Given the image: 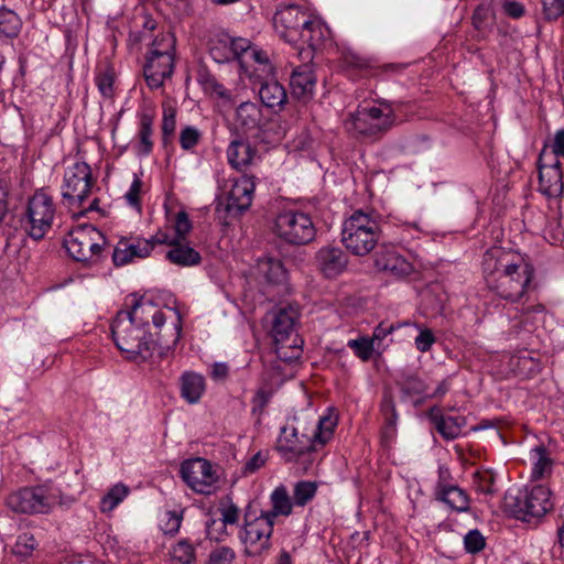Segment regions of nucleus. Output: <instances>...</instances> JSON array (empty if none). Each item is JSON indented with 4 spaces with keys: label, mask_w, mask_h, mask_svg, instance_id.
<instances>
[{
    "label": "nucleus",
    "mask_w": 564,
    "mask_h": 564,
    "mask_svg": "<svg viewBox=\"0 0 564 564\" xmlns=\"http://www.w3.org/2000/svg\"><path fill=\"white\" fill-rule=\"evenodd\" d=\"M174 564H193L196 561L195 546L188 539H181L170 551Z\"/></svg>",
    "instance_id": "obj_38"
},
{
    "label": "nucleus",
    "mask_w": 564,
    "mask_h": 564,
    "mask_svg": "<svg viewBox=\"0 0 564 564\" xmlns=\"http://www.w3.org/2000/svg\"><path fill=\"white\" fill-rule=\"evenodd\" d=\"M453 485H455V484L452 481L451 470L446 466L441 465L438 467V477H437V481H436V485L434 488V495L440 492L442 490V488L451 487Z\"/></svg>",
    "instance_id": "obj_62"
},
{
    "label": "nucleus",
    "mask_w": 564,
    "mask_h": 564,
    "mask_svg": "<svg viewBox=\"0 0 564 564\" xmlns=\"http://www.w3.org/2000/svg\"><path fill=\"white\" fill-rule=\"evenodd\" d=\"M180 473L187 486L198 494L209 495L217 481L210 463L200 457L183 462Z\"/></svg>",
    "instance_id": "obj_16"
},
{
    "label": "nucleus",
    "mask_w": 564,
    "mask_h": 564,
    "mask_svg": "<svg viewBox=\"0 0 564 564\" xmlns=\"http://www.w3.org/2000/svg\"><path fill=\"white\" fill-rule=\"evenodd\" d=\"M381 235L379 216L362 209L355 210L341 228V242L355 256H366L377 246Z\"/></svg>",
    "instance_id": "obj_3"
},
{
    "label": "nucleus",
    "mask_w": 564,
    "mask_h": 564,
    "mask_svg": "<svg viewBox=\"0 0 564 564\" xmlns=\"http://www.w3.org/2000/svg\"><path fill=\"white\" fill-rule=\"evenodd\" d=\"M297 48V56L302 62V65H311L316 52L314 43H310L307 46H300Z\"/></svg>",
    "instance_id": "obj_64"
},
{
    "label": "nucleus",
    "mask_w": 564,
    "mask_h": 564,
    "mask_svg": "<svg viewBox=\"0 0 564 564\" xmlns=\"http://www.w3.org/2000/svg\"><path fill=\"white\" fill-rule=\"evenodd\" d=\"M435 343V336L431 329H422L415 337V347L421 352H426Z\"/></svg>",
    "instance_id": "obj_60"
},
{
    "label": "nucleus",
    "mask_w": 564,
    "mask_h": 564,
    "mask_svg": "<svg viewBox=\"0 0 564 564\" xmlns=\"http://www.w3.org/2000/svg\"><path fill=\"white\" fill-rule=\"evenodd\" d=\"M348 65L359 69H372L376 66V61L371 57L362 56L357 53H348L345 57Z\"/></svg>",
    "instance_id": "obj_57"
},
{
    "label": "nucleus",
    "mask_w": 564,
    "mask_h": 564,
    "mask_svg": "<svg viewBox=\"0 0 564 564\" xmlns=\"http://www.w3.org/2000/svg\"><path fill=\"white\" fill-rule=\"evenodd\" d=\"M393 124V115L378 107L358 108L345 121L346 130L362 140H372L382 135Z\"/></svg>",
    "instance_id": "obj_6"
},
{
    "label": "nucleus",
    "mask_w": 564,
    "mask_h": 564,
    "mask_svg": "<svg viewBox=\"0 0 564 564\" xmlns=\"http://www.w3.org/2000/svg\"><path fill=\"white\" fill-rule=\"evenodd\" d=\"M202 83L206 91L215 94L223 99L230 98L229 90L223 84H220L214 76L206 75Z\"/></svg>",
    "instance_id": "obj_55"
},
{
    "label": "nucleus",
    "mask_w": 564,
    "mask_h": 564,
    "mask_svg": "<svg viewBox=\"0 0 564 564\" xmlns=\"http://www.w3.org/2000/svg\"><path fill=\"white\" fill-rule=\"evenodd\" d=\"M257 274L264 282L280 285L286 282L288 272L281 260L267 257L258 260Z\"/></svg>",
    "instance_id": "obj_26"
},
{
    "label": "nucleus",
    "mask_w": 564,
    "mask_h": 564,
    "mask_svg": "<svg viewBox=\"0 0 564 564\" xmlns=\"http://www.w3.org/2000/svg\"><path fill=\"white\" fill-rule=\"evenodd\" d=\"M36 546L37 542L32 534L21 533L12 547V553L20 560H26L32 555Z\"/></svg>",
    "instance_id": "obj_41"
},
{
    "label": "nucleus",
    "mask_w": 564,
    "mask_h": 564,
    "mask_svg": "<svg viewBox=\"0 0 564 564\" xmlns=\"http://www.w3.org/2000/svg\"><path fill=\"white\" fill-rule=\"evenodd\" d=\"M153 133V116L142 113L140 117L139 145L138 153L147 156L152 152L153 142L151 135Z\"/></svg>",
    "instance_id": "obj_36"
},
{
    "label": "nucleus",
    "mask_w": 564,
    "mask_h": 564,
    "mask_svg": "<svg viewBox=\"0 0 564 564\" xmlns=\"http://www.w3.org/2000/svg\"><path fill=\"white\" fill-rule=\"evenodd\" d=\"M481 267L487 288L510 303L525 295L534 276V268L525 258L500 247L484 253Z\"/></svg>",
    "instance_id": "obj_1"
},
{
    "label": "nucleus",
    "mask_w": 564,
    "mask_h": 564,
    "mask_svg": "<svg viewBox=\"0 0 564 564\" xmlns=\"http://www.w3.org/2000/svg\"><path fill=\"white\" fill-rule=\"evenodd\" d=\"M542 4L547 20H555L564 13V0H542Z\"/></svg>",
    "instance_id": "obj_58"
},
{
    "label": "nucleus",
    "mask_w": 564,
    "mask_h": 564,
    "mask_svg": "<svg viewBox=\"0 0 564 564\" xmlns=\"http://www.w3.org/2000/svg\"><path fill=\"white\" fill-rule=\"evenodd\" d=\"M434 497L437 501L447 505L451 509L457 512H466L469 510V496L457 485L442 488V490L435 494Z\"/></svg>",
    "instance_id": "obj_30"
},
{
    "label": "nucleus",
    "mask_w": 564,
    "mask_h": 564,
    "mask_svg": "<svg viewBox=\"0 0 564 564\" xmlns=\"http://www.w3.org/2000/svg\"><path fill=\"white\" fill-rule=\"evenodd\" d=\"M476 482L478 490L485 495H491L496 491L495 474L491 470L478 471Z\"/></svg>",
    "instance_id": "obj_54"
},
{
    "label": "nucleus",
    "mask_w": 564,
    "mask_h": 564,
    "mask_svg": "<svg viewBox=\"0 0 564 564\" xmlns=\"http://www.w3.org/2000/svg\"><path fill=\"white\" fill-rule=\"evenodd\" d=\"M192 229V224L188 215L185 212H180L175 219V232L178 238H184Z\"/></svg>",
    "instance_id": "obj_61"
},
{
    "label": "nucleus",
    "mask_w": 564,
    "mask_h": 564,
    "mask_svg": "<svg viewBox=\"0 0 564 564\" xmlns=\"http://www.w3.org/2000/svg\"><path fill=\"white\" fill-rule=\"evenodd\" d=\"M297 312L292 306L279 307L272 312L271 334L275 343H282L294 332Z\"/></svg>",
    "instance_id": "obj_25"
},
{
    "label": "nucleus",
    "mask_w": 564,
    "mask_h": 564,
    "mask_svg": "<svg viewBox=\"0 0 564 564\" xmlns=\"http://www.w3.org/2000/svg\"><path fill=\"white\" fill-rule=\"evenodd\" d=\"M259 97L265 107L276 110H281L288 101L284 86L276 80L262 83L259 89Z\"/></svg>",
    "instance_id": "obj_29"
},
{
    "label": "nucleus",
    "mask_w": 564,
    "mask_h": 564,
    "mask_svg": "<svg viewBox=\"0 0 564 564\" xmlns=\"http://www.w3.org/2000/svg\"><path fill=\"white\" fill-rule=\"evenodd\" d=\"M486 546V541L481 532L477 529L470 530L464 536V547L467 553L476 554L482 551Z\"/></svg>",
    "instance_id": "obj_47"
},
{
    "label": "nucleus",
    "mask_w": 564,
    "mask_h": 564,
    "mask_svg": "<svg viewBox=\"0 0 564 564\" xmlns=\"http://www.w3.org/2000/svg\"><path fill=\"white\" fill-rule=\"evenodd\" d=\"M540 153L553 154L557 160L564 158V129L555 132L551 143V151H547L545 145Z\"/></svg>",
    "instance_id": "obj_59"
},
{
    "label": "nucleus",
    "mask_w": 564,
    "mask_h": 564,
    "mask_svg": "<svg viewBox=\"0 0 564 564\" xmlns=\"http://www.w3.org/2000/svg\"><path fill=\"white\" fill-rule=\"evenodd\" d=\"M128 492V487L122 484L113 486L102 498V508L112 510L127 497Z\"/></svg>",
    "instance_id": "obj_44"
},
{
    "label": "nucleus",
    "mask_w": 564,
    "mask_h": 564,
    "mask_svg": "<svg viewBox=\"0 0 564 564\" xmlns=\"http://www.w3.org/2000/svg\"><path fill=\"white\" fill-rule=\"evenodd\" d=\"M381 412L384 416L386 429L393 432L398 421L395 404L390 394H386L381 402Z\"/></svg>",
    "instance_id": "obj_45"
},
{
    "label": "nucleus",
    "mask_w": 564,
    "mask_h": 564,
    "mask_svg": "<svg viewBox=\"0 0 564 564\" xmlns=\"http://www.w3.org/2000/svg\"><path fill=\"white\" fill-rule=\"evenodd\" d=\"M402 399L413 398L421 395L426 392L427 384L416 373L410 371H403L397 380Z\"/></svg>",
    "instance_id": "obj_33"
},
{
    "label": "nucleus",
    "mask_w": 564,
    "mask_h": 564,
    "mask_svg": "<svg viewBox=\"0 0 564 564\" xmlns=\"http://www.w3.org/2000/svg\"><path fill=\"white\" fill-rule=\"evenodd\" d=\"M166 258L170 262L180 267L196 265L200 262V254L192 247L176 242L167 251Z\"/></svg>",
    "instance_id": "obj_34"
},
{
    "label": "nucleus",
    "mask_w": 564,
    "mask_h": 564,
    "mask_svg": "<svg viewBox=\"0 0 564 564\" xmlns=\"http://www.w3.org/2000/svg\"><path fill=\"white\" fill-rule=\"evenodd\" d=\"M291 424L292 433H300L303 441L312 443V449L316 453L333 438L338 415L333 408H328L317 420L308 413L294 415Z\"/></svg>",
    "instance_id": "obj_5"
},
{
    "label": "nucleus",
    "mask_w": 564,
    "mask_h": 564,
    "mask_svg": "<svg viewBox=\"0 0 564 564\" xmlns=\"http://www.w3.org/2000/svg\"><path fill=\"white\" fill-rule=\"evenodd\" d=\"M270 501L272 508L270 510L264 511L269 517H271L274 521L276 517L284 516L289 517L293 510V503L289 496L286 488L281 485L276 487L270 495Z\"/></svg>",
    "instance_id": "obj_32"
},
{
    "label": "nucleus",
    "mask_w": 564,
    "mask_h": 564,
    "mask_svg": "<svg viewBox=\"0 0 564 564\" xmlns=\"http://www.w3.org/2000/svg\"><path fill=\"white\" fill-rule=\"evenodd\" d=\"M176 111L174 108H164L162 118V135L163 142L166 143L169 138L174 133L176 128Z\"/></svg>",
    "instance_id": "obj_53"
},
{
    "label": "nucleus",
    "mask_w": 564,
    "mask_h": 564,
    "mask_svg": "<svg viewBox=\"0 0 564 564\" xmlns=\"http://www.w3.org/2000/svg\"><path fill=\"white\" fill-rule=\"evenodd\" d=\"M377 264L381 270L390 272L394 276L408 275L412 270L410 262H408L403 257L393 253L377 260Z\"/></svg>",
    "instance_id": "obj_37"
},
{
    "label": "nucleus",
    "mask_w": 564,
    "mask_h": 564,
    "mask_svg": "<svg viewBox=\"0 0 564 564\" xmlns=\"http://www.w3.org/2000/svg\"><path fill=\"white\" fill-rule=\"evenodd\" d=\"M530 489H541L543 491H545V501L544 502H540L535 499H530V505H531V516H535V518H541L543 517L546 512H549L550 510L553 509V502L551 500V490L543 486V485H536V486H532Z\"/></svg>",
    "instance_id": "obj_43"
},
{
    "label": "nucleus",
    "mask_w": 564,
    "mask_h": 564,
    "mask_svg": "<svg viewBox=\"0 0 564 564\" xmlns=\"http://www.w3.org/2000/svg\"><path fill=\"white\" fill-rule=\"evenodd\" d=\"M105 237L93 225H79L72 229L64 240L68 254L76 261H97L105 246Z\"/></svg>",
    "instance_id": "obj_9"
},
{
    "label": "nucleus",
    "mask_w": 564,
    "mask_h": 564,
    "mask_svg": "<svg viewBox=\"0 0 564 564\" xmlns=\"http://www.w3.org/2000/svg\"><path fill=\"white\" fill-rule=\"evenodd\" d=\"M236 126L242 133L252 138H262L267 126L262 109L254 102H242L236 109Z\"/></svg>",
    "instance_id": "obj_19"
},
{
    "label": "nucleus",
    "mask_w": 564,
    "mask_h": 564,
    "mask_svg": "<svg viewBox=\"0 0 564 564\" xmlns=\"http://www.w3.org/2000/svg\"><path fill=\"white\" fill-rule=\"evenodd\" d=\"M426 417L445 441L458 438L462 434V429L466 425L465 416H446L442 408L437 405L429 409Z\"/></svg>",
    "instance_id": "obj_24"
},
{
    "label": "nucleus",
    "mask_w": 564,
    "mask_h": 564,
    "mask_svg": "<svg viewBox=\"0 0 564 564\" xmlns=\"http://www.w3.org/2000/svg\"><path fill=\"white\" fill-rule=\"evenodd\" d=\"M494 13L489 6L480 4L474 11L473 25L476 30L485 32L492 22Z\"/></svg>",
    "instance_id": "obj_46"
},
{
    "label": "nucleus",
    "mask_w": 564,
    "mask_h": 564,
    "mask_svg": "<svg viewBox=\"0 0 564 564\" xmlns=\"http://www.w3.org/2000/svg\"><path fill=\"white\" fill-rule=\"evenodd\" d=\"M93 184L90 166L86 162L77 161L65 170L62 196L69 207H80L86 202Z\"/></svg>",
    "instance_id": "obj_11"
},
{
    "label": "nucleus",
    "mask_w": 564,
    "mask_h": 564,
    "mask_svg": "<svg viewBox=\"0 0 564 564\" xmlns=\"http://www.w3.org/2000/svg\"><path fill=\"white\" fill-rule=\"evenodd\" d=\"M115 75L111 69H106L96 76V85L100 94L109 98L113 94Z\"/></svg>",
    "instance_id": "obj_50"
},
{
    "label": "nucleus",
    "mask_w": 564,
    "mask_h": 564,
    "mask_svg": "<svg viewBox=\"0 0 564 564\" xmlns=\"http://www.w3.org/2000/svg\"><path fill=\"white\" fill-rule=\"evenodd\" d=\"M62 503V491L53 482L24 487L7 498V506L12 511L24 514H47Z\"/></svg>",
    "instance_id": "obj_4"
},
{
    "label": "nucleus",
    "mask_w": 564,
    "mask_h": 564,
    "mask_svg": "<svg viewBox=\"0 0 564 564\" xmlns=\"http://www.w3.org/2000/svg\"><path fill=\"white\" fill-rule=\"evenodd\" d=\"M275 521L263 510L259 516L251 511L249 505L243 514V524L238 532V538L242 544L254 546L260 545V550L270 547V539L273 533Z\"/></svg>",
    "instance_id": "obj_13"
},
{
    "label": "nucleus",
    "mask_w": 564,
    "mask_h": 564,
    "mask_svg": "<svg viewBox=\"0 0 564 564\" xmlns=\"http://www.w3.org/2000/svg\"><path fill=\"white\" fill-rule=\"evenodd\" d=\"M275 449L288 463L297 462L300 458L315 453L312 449V443L303 441L300 433H292V424L280 429Z\"/></svg>",
    "instance_id": "obj_18"
},
{
    "label": "nucleus",
    "mask_w": 564,
    "mask_h": 564,
    "mask_svg": "<svg viewBox=\"0 0 564 564\" xmlns=\"http://www.w3.org/2000/svg\"><path fill=\"white\" fill-rule=\"evenodd\" d=\"M256 156V150L249 142L235 139L227 149V159L229 164L236 170H242L252 163Z\"/></svg>",
    "instance_id": "obj_28"
},
{
    "label": "nucleus",
    "mask_w": 564,
    "mask_h": 564,
    "mask_svg": "<svg viewBox=\"0 0 564 564\" xmlns=\"http://www.w3.org/2000/svg\"><path fill=\"white\" fill-rule=\"evenodd\" d=\"M317 77L312 65H300L293 68L290 76V88L293 98L307 102L315 94Z\"/></svg>",
    "instance_id": "obj_21"
},
{
    "label": "nucleus",
    "mask_w": 564,
    "mask_h": 564,
    "mask_svg": "<svg viewBox=\"0 0 564 564\" xmlns=\"http://www.w3.org/2000/svg\"><path fill=\"white\" fill-rule=\"evenodd\" d=\"M141 188H142V180L137 174H134L133 181L130 185L129 191L126 193L124 198H126L128 205L133 207L138 212H141V208H142L141 199H140Z\"/></svg>",
    "instance_id": "obj_51"
},
{
    "label": "nucleus",
    "mask_w": 564,
    "mask_h": 564,
    "mask_svg": "<svg viewBox=\"0 0 564 564\" xmlns=\"http://www.w3.org/2000/svg\"><path fill=\"white\" fill-rule=\"evenodd\" d=\"M55 215L53 197L44 189H37L28 200L22 224L31 238L40 240L52 228Z\"/></svg>",
    "instance_id": "obj_7"
},
{
    "label": "nucleus",
    "mask_w": 564,
    "mask_h": 564,
    "mask_svg": "<svg viewBox=\"0 0 564 564\" xmlns=\"http://www.w3.org/2000/svg\"><path fill=\"white\" fill-rule=\"evenodd\" d=\"M182 520L183 511H165L160 521V528L164 534L173 536L180 531Z\"/></svg>",
    "instance_id": "obj_42"
},
{
    "label": "nucleus",
    "mask_w": 564,
    "mask_h": 564,
    "mask_svg": "<svg viewBox=\"0 0 564 564\" xmlns=\"http://www.w3.org/2000/svg\"><path fill=\"white\" fill-rule=\"evenodd\" d=\"M147 307L153 308L151 301L137 300L130 311L118 312L111 324L113 341L129 360L145 361L152 356L154 341L148 329L149 322L139 316Z\"/></svg>",
    "instance_id": "obj_2"
},
{
    "label": "nucleus",
    "mask_w": 564,
    "mask_h": 564,
    "mask_svg": "<svg viewBox=\"0 0 564 564\" xmlns=\"http://www.w3.org/2000/svg\"><path fill=\"white\" fill-rule=\"evenodd\" d=\"M265 463V457L259 452L249 458L243 465V474H252L262 467Z\"/></svg>",
    "instance_id": "obj_63"
},
{
    "label": "nucleus",
    "mask_w": 564,
    "mask_h": 564,
    "mask_svg": "<svg viewBox=\"0 0 564 564\" xmlns=\"http://www.w3.org/2000/svg\"><path fill=\"white\" fill-rule=\"evenodd\" d=\"M348 346L361 360H368L373 351V340L365 337L349 340Z\"/></svg>",
    "instance_id": "obj_49"
},
{
    "label": "nucleus",
    "mask_w": 564,
    "mask_h": 564,
    "mask_svg": "<svg viewBox=\"0 0 564 564\" xmlns=\"http://www.w3.org/2000/svg\"><path fill=\"white\" fill-rule=\"evenodd\" d=\"M235 552L229 546H220L209 553L207 564H231L235 560Z\"/></svg>",
    "instance_id": "obj_52"
},
{
    "label": "nucleus",
    "mask_w": 564,
    "mask_h": 564,
    "mask_svg": "<svg viewBox=\"0 0 564 564\" xmlns=\"http://www.w3.org/2000/svg\"><path fill=\"white\" fill-rule=\"evenodd\" d=\"M181 397L189 404L197 403L205 392V379L202 375L185 371L180 379Z\"/></svg>",
    "instance_id": "obj_27"
},
{
    "label": "nucleus",
    "mask_w": 564,
    "mask_h": 564,
    "mask_svg": "<svg viewBox=\"0 0 564 564\" xmlns=\"http://www.w3.org/2000/svg\"><path fill=\"white\" fill-rule=\"evenodd\" d=\"M151 252L152 246L150 241H147V239L122 238L113 250L112 261L116 267H121L131 263L134 259H144L149 257Z\"/></svg>",
    "instance_id": "obj_22"
},
{
    "label": "nucleus",
    "mask_w": 564,
    "mask_h": 564,
    "mask_svg": "<svg viewBox=\"0 0 564 564\" xmlns=\"http://www.w3.org/2000/svg\"><path fill=\"white\" fill-rule=\"evenodd\" d=\"M317 484L315 481L301 480L294 485L293 503L297 507L306 506L315 497Z\"/></svg>",
    "instance_id": "obj_39"
},
{
    "label": "nucleus",
    "mask_w": 564,
    "mask_h": 564,
    "mask_svg": "<svg viewBox=\"0 0 564 564\" xmlns=\"http://www.w3.org/2000/svg\"><path fill=\"white\" fill-rule=\"evenodd\" d=\"M275 26L281 25L285 31L299 32L306 31L310 33L330 32L327 24L319 18H308L307 14L294 4L286 6L278 10L273 17Z\"/></svg>",
    "instance_id": "obj_15"
},
{
    "label": "nucleus",
    "mask_w": 564,
    "mask_h": 564,
    "mask_svg": "<svg viewBox=\"0 0 564 564\" xmlns=\"http://www.w3.org/2000/svg\"><path fill=\"white\" fill-rule=\"evenodd\" d=\"M545 491L541 489L524 488H510L506 491L503 497V511L521 521L531 522L535 520V516H531L530 499L538 501H545Z\"/></svg>",
    "instance_id": "obj_17"
},
{
    "label": "nucleus",
    "mask_w": 564,
    "mask_h": 564,
    "mask_svg": "<svg viewBox=\"0 0 564 564\" xmlns=\"http://www.w3.org/2000/svg\"><path fill=\"white\" fill-rule=\"evenodd\" d=\"M274 231L281 240L293 246L307 245L316 236L311 216L294 209L281 212L276 216Z\"/></svg>",
    "instance_id": "obj_8"
},
{
    "label": "nucleus",
    "mask_w": 564,
    "mask_h": 564,
    "mask_svg": "<svg viewBox=\"0 0 564 564\" xmlns=\"http://www.w3.org/2000/svg\"><path fill=\"white\" fill-rule=\"evenodd\" d=\"M247 48L245 37H214L209 44L210 56L218 64L238 59Z\"/></svg>",
    "instance_id": "obj_23"
},
{
    "label": "nucleus",
    "mask_w": 564,
    "mask_h": 564,
    "mask_svg": "<svg viewBox=\"0 0 564 564\" xmlns=\"http://www.w3.org/2000/svg\"><path fill=\"white\" fill-rule=\"evenodd\" d=\"M200 138L202 133L197 128L193 126H186L180 133L181 148L185 151H189L198 144Z\"/></svg>",
    "instance_id": "obj_48"
},
{
    "label": "nucleus",
    "mask_w": 564,
    "mask_h": 564,
    "mask_svg": "<svg viewBox=\"0 0 564 564\" xmlns=\"http://www.w3.org/2000/svg\"><path fill=\"white\" fill-rule=\"evenodd\" d=\"M536 167L539 172V192L547 198L562 197L564 182L561 161L553 154L540 153Z\"/></svg>",
    "instance_id": "obj_14"
},
{
    "label": "nucleus",
    "mask_w": 564,
    "mask_h": 564,
    "mask_svg": "<svg viewBox=\"0 0 564 564\" xmlns=\"http://www.w3.org/2000/svg\"><path fill=\"white\" fill-rule=\"evenodd\" d=\"M256 189L254 176L243 174L234 181L226 202H219L216 212L224 213L225 223L239 218L251 206Z\"/></svg>",
    "instance_id": "obj_10"
},
{
    "label": "nucleus",
    "mask_w": 564,
    "mask_h": 564,
    "mask_svg": "<svg viewBox=\"0 0 564 564\" xmlns=\"http://www.w3.org/2000/svg\"><path fill=\"white\" fill-rule=\"evenodd\" d=\"M272 398V391L267 389H259L253 395L252 402V413H258L261 415L264 412V409L269 404Z\"/></svg>",
    "instance_id": "obj_56"
},
{
    "label": "nucleus",
    "mask_w": 564,
    "mask_h": 564,
    "mask_svg": "<svg viewBox=\"0 0 564 564\" xmlns=\"http://www.w3.org/2000/svg\"><path fill=\"white\" fill-rule=\"evenodd\" d=\"M315 264L326 279H334L346 270L348 257L339 247L324 246L315 253Z\"/></svg>",
    "instance_id": "obj_20"
},
{
    "label": "nucleus",
    "mask_w": 564,
    "mask_h": 564,
    "mask_svg": "<svg viewBox=\"0 0 564 564\" xmlns=\"http://www.w3.org/2000/svg\"><path fill=\"white\" fill-rule=\"evenodd\" d=\"M22 22L11 10H0V35H19Z\"/></svg>",
    "instance_id": "obj_40"
},
{
    "label": "nucleus",
    "mask_w": 564,
    "mask_h": 564,
    "mask_svg": "<svg viewBox=\"0 0 564 564\" xmlns=\"http://www.w3.org/2000/svg\"><path fill=\"white\" fill-rule=\"evenodd\" d=\"M239 508L232 502H230L227 507L221 508L220 519H208L205 523L207 538L215 541H221V535L214 533V527L218 525L225 530L228 524H236L239 520Z\"/></svg>",
    "instance_id": "obj_31"
},
{
    "label": "nucleus",
    "mask_w": 564,
    "mask_h": 564,
    "mask_svg": "<svg viewBox=\"0 0 564 564\" xmlns=\"http://www.w3.org/2000/svg\"><path fill=\"white\" fill-rule=\"evenodd\" d=\"M162 40H170L166 48L160 50L158 43L155 51L149 52L143 67L144 79L151 89L162 87L165 78L171 77L174 70L176 37H162Z\"/></svg>",
    "instance_id": "obj_12"
},
{
    "label": "nucleus",
    "mask_w": 564,
    "mask_h": 564,
    "mask_svg": "<svg viewBox=\"0 0 564 564\" xmlns=\"http://www.w3.org/2000/svg\"><path fill=\"white\" fill-rule=\"evenodd\" d=\"M531 459L533 460V466L531 470L532 479H541L545 475L551 473L552 459L547 453V449L544 446L534 447L531 451Z\"/></svg>",
    "instance_id": "obj_35"
}]
</instances>
